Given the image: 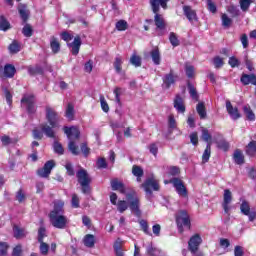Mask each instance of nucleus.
<instances>
[{"label": "nucleus", "instance_id": "1", "mask_svg": "<svg viewBox=\"0 0 256 256\" xmlns=\"http://www.w3.org/2000/svg\"><path fill=\"white\" fill-rule=\"evenodd\" d=\"M46 119L51 127L47 124H42L41 130L47 137L53 139L55 137V131H53V129L59 127V114L55 109L48 106L46 107Z\"/></svg>", "mask_w": 256, "mask_h": 256}, {"label": "nucleus", "instance_id": "2", "mask_svg": "<svg viewBox=\"0 0 256 256\" xmlns=\"http://www.w3.org/2000/svg\"><path fill=\"white\" fill-rule=\"evenodd\" d=\"M169 1L170 0H150L152 11L155 13V25L157 30L160 31L159 35H163L166 27L163 15L159 14V5L162 7V9H167V3H169Z\"/></svg>", "mask_w": 256, "mask_h": 256}, {"label": "nucleus", "instance_id": "3", "mask_svg": "<svg viewBox=\"0 0 256 256\" xmlns=\"http://www.w3.org/2000/svg\"><path fill=\"white\" fill-rule=\"evenodd\" d=\"M141 187L144 188L146 199H148V201H151V198L153 197V191H159L160 189L159 181L155 179V177L146 179Z\"/></svg>", "mask_w": 256, "mask_h": 256}, {"label": "nucleus", "instance_id": "4", "mask_svg": "<svg viewBox=\"0 0 256 256\" xmlns=\"http://www.w3.org/2000/svg\"><path fill=\"white\" fill-rule=\"evenodd\" d=\"M126 199L129 203V207L132 213L136 214L137 216L141 215V210L139 209L141 205V200L137 195V192L131 191L130 193H127Z\"/></svg>", "mask_w": 256, "mask_h": 256}, {"label": "nucleus", "instance_id": "5", "mask_svg": "<svg viewBox=\"0 0 256 256\" xmlns=\"http://www.w3.org/2000/svg\"><path fill=\"white\" fill-rule=\"evenodd\" d=\"M76 177L78 179V183L82 187V193H89L90 187L89 184L91 183V177L87 173V171L81 168L77 173Z\"/></svg>", "mask_w": 256, "mask_h": 256}, {"label": "nucleus", "instance_id": "6", "mask_svg": "<svg viewBox=\"0 0 256 256\" xmlns=\"http://www.w3.org/2000/svg\"><path fill=\"white\" fill-rule=\"evenodd\" d=\"M176 222L180 233H183V227L186 229H191V220L189 219V214L186 211L178 212L176 216Z\"/></svg>", "mask_w": 256, "mask_h": 256}, {"label": "nucleus", "instance_id": "7", "mask_svg": "<svg viewBox=\"0 0 256 256\" xmlns=\"http://www.w3.org/2000/svg\"><path fill=\"white\" fill-rule=\"evenodd\" d=\"M49 217L51 225H53L56 229H65V227H67V223H69V219H67V216L63 214H53L49 215Z\"/></svg>", "mask_w": 256, "mask_h": 256}, {"label": "nucleus", "instance_id": "8", "mask_svg": "<svg viewBox=\"0 0 256 256\" xmlns=\"http://www.w3.org/2000/svg\"><path fill=\"white\" fill-rule=\"evenodd\" d=\"M169 183H172V185L175 188L176 193L179 195V197H183L184 199H186V197H188L187 187H185L183 180H181L179 178H173L169 181Z\"/></svg>", "mask_w": 256, "mask_h": 256}, {"label": "nucleus", "instance_id": "9", "mask_svg": "<svg viewBox=\"0 0 256 256\" xmlns=\"http://www.w3.org/2000/svg\"><path fill=\"white\" fill-rule=\"evenodd\" d=\"M22 107H25L28 113L35 112V96L33 94H25L21 99Z\"/></svg>", "mask_w": 256, "mask_h": 256}, {"label": "nucleus", "instance_id": "10", "mask_svg": "<svg viewBox=\"0 0 256 256\" xmlns=\"http://www.w3.org/2000/svg\"><path fill=\"white\" fill-rule=\"evenodd\" d=\"M232 201H233V194L230 192L229 189L224 190L222 207L226 215H229V211H231Z\"/></svg>", "mask_w": 256, "mask_h": 256}, {"label": "nucleus", "instance_id": "11", "mask_svg": "<svg viewBox=\"0 0 256 256\" xmlns=\"http://www.w3.org/2000/svg\"><path fill=\"white\" fill-rule=\"evenodd\" d=\"M240 211L243 215L249 218V221H253L256 219V212L251 211V207L249 206V202L243 200L240 205Z\"/></svg>", "mask_w": 256, "mask_h": 256}, {"label": "nucleus", "instance_id": "12", "mask_svg": "<svg viewBox=\"0 0 256 256\" xmlns=\"http://www.w3.org/2000/svg\"><path fill=\"white\" fill-rule=\"evenodd\" d=\"M55 167V161L54 160H49L47 161L43 168L38 170V175L39 177H49L51 175V171H53V168Z\"/></svg>", "mask_w": 256, "mask_h": 256}, {"label": "nucleus", "instance_id": "13", "mask_svg": "<svg viewBox=\"0 0 256 256\" xmlns=\"http://www.w3.org/2000/svg\"><path fill=\"white\" fill-rule=\"evenodd\" d=\"M15 73V66L11 64H6L4 68L0 67V76L4 77L5 79H12V77H15Z\"/></svg>", "mask_w": 256, "mask_h": 256}, {"label": "nucleus", "instance_id": "14", "mask_svg": "<svg viewBox=\"0 0 256 256\" xmlns=\"http://www.w3.org/2000/svg\"><path fill=\"white\" fill-rule=\"evenodd\" d=\"M203 242V239H201V236L199 234H195L192 236L188 242L189 250L192 253H195L198 249L201 243Z\"/></svg>", "mask_w": 256, "mask_h": 256}, {"label": "nucleus", "instance_id": "15", "mask_svg": "<svg viewBox=\"0 0 256 256\" xmlns=\"http://www.w3.org/2000/svg\"><path fill=\"white\" fill-rule=\"evenodd\" d=\"M226 109L231 119H233L234 121H237V119L241 118L239 109H237V107H233V104H231V101L229 100L226 101Z\"/></svg>", "mask_w": 256, "mask_h": 256}, {"label": "nucleus", "instance_id": "16", "mask_svg": "<svg viewBox=\"0 0 256 256\" xmlns=\"http://www.w3.org/2000/svg\"><path fill=\"white\" fill-rule=\"evenodd\" d=\"M64 133L67 135L69 141H73L75 139H79V128L72 126V127H64Z\"/></svg>", "mask_w": 256, "mask_h": 256}, {"label": "nucleus", "instance_id": "17", "mask_svg": "<svg viewBox=\"0 0 256 256\" xmlns=\"http://www.w3.org/2000/svg\"><path fill=\"white\" fill-rule=\"evenodd\" d=\"M65 202L63 200L54 201V208L49 215H63L65 213Z\"/></svg>", "mask_w": 256, "mask_h": 256}, {"label": "nucleus", "instance_id": "18", "mask_svg": "<svg viewBox=\"0 0 256 256\" xmlns=\"http://www.w3.org/2000/svg\"><path fill=\"white\" fill-rule=\"evenodd\" d=\"M183 12L190 23L197 21V12L191 6H183Z\"/></svg>", "mask_w": 256, "mask_h": 256}, {"label": "nucleus", "instance_id": "19", "mask_svg": "<svg viewBox=\"0 0 256 256\" xmlns=\"http://www.w3.org/2000/svg\"><path fill=\"white\" fill-rule=\"evenodd\" d=\"M111 188L113 191H119L122 195H125L127 193V188L125 187V184L123 182L119 181L118 179H113L111 181Z\"/></svg>", "mask_w": 256, "mask_h": 256}, {"label": "nucleus", "instance_id": "20", "mask_svg": "<svg viewBox=\"0 0 256 256\" xmlns=\"http://www.w3.org/2000/svg\"><path fill=\"white\" fill-rule=\"evenodd\" d=\"M173 105L177 113H185V100L180 95H176Z\"/></svg>", "mask_w": 256, "mask_h": 256}, {"label": "nucleus", "instance_id": "21", "mask_svg": "<svg viewBox=\"0 0 256 256\" xmlns=\"http://www.w3.org/2000/svg\"><path fill=\"white\" fill-rule=\"evenodd\" d=\"M175 81H177V76H175V74H173V71H170L169 74H166L163 78V85L164 87H166V89H169V87H171Z\"/></svg>", "mask_w": 256, "mask_h": 256}, {"label": "nucleus", "instance_id": "22", "mask_svg": "<svg viewBox=\"0 0 256 256\" xmlns=\"http://www.w3.org/2000/svg\"><path fill=\"white\" fill-rule=\"evenodd\" d=\"M72 48V55H79V49H81V37L76 36L74 41L68 44Z\"/></svg>", "mask_w": 256, "mask_h": 256}, {"label": "nucleus", "instance_id": "23", "mask_svg": "<svg viewBox=\"0 0 256 256\" xmlns=\"http://www.w3.org/2000/svg\"><path fill=\"white\" fill-rule=\"evenodd\" d=\"M241 83H243V85H249L250 83L251 85H256L255 74H243L241 77Z\"/></svg>", "mask_w": 256, "mask_h": 256}, {"label": "nucleus", "instance_id": "24", "mask_svg": "<svg viewBox=\"0 0 256 256\" xmlns=\"http://www.w3.org/2000/svg\"><path fill=\"white\" fill-rule=\"evenodd\" d=\"M18 11H19L21 19L25 23L29 19V10L27 9V5L20 4L18 6Z\"/></svg>", "mask_w": 256, "mask_h": 256}, {"label": "nucleus", "instance_id": "25", "mask_svg": "<svg viewBox=\"0 0 256 256\" xmlns=\"http://www.w3.org/2000/svg\"><path fill=\"white\" fill-rule=\"evenodd\" d=\"M151 57L154 65H161V53L159 52V48H154L151 51Z\"/></svg>", "mask_w": 256, "mask_h": 256}, {"label": "nucleus", "instance_id": "26", "mask_svg": "<svg viewBox=\"0 0 256 256\" xmlns=\"http://www.w3.org/2000/svg\"><path fill=\"white\" fill-rule=\"evenodd\" d=\"M50 47L52 49V53H59V51H61V44L55 37L50 39Z\"/></svg>", "mask_w": 256, "mask_h": 256}, {"label": "nucleus", "instance_id": "27", "mask_svg": "<svg viewBox=\"0 0 256 256\" xmlns=\"http://www.w3.org/2000/svg\"><path fill=\"white\" fill-rule=\"evenodd\" d=\"M85 247H95V236L92 234H88L83 239Z\"/></svg>", "mask_w": 256, "mask_h": 256}, {"label": "nucleus", "instance_id": "28", "mask_svg": "<svg viewBox=\"0 0 256 256\" xmlns=\"http://www.w3.org/2000/svg\"><path fill=\"white\" fill-rule=\"evenodd\" d=\"M234 161L237 165H243L245 163V157L243 156V152L241 150H236L234 152Z\"/></svg>", "mask_w": 256, "mask_h": 256}, {"label": "nucleus", "instance_id": "29", "mask_svg": "<svg viewBox=\"0 0 256 256\" xmlns=\"http://www.w3.org/2000/svg\"><path fill=\"white\" fill-rule=\"evenodd\" d=\"M196 111L200 119H205V117H207V111L205 110V104L203 102L198 103L196 106Z\"/></svg>", "mask_w": 256, "mask_h": 256}, {"label": "nucleus", "instance_id": "30", "mask_svg": "<svg viewBox=\"0 0 256 256\" xmlns=\"http://www.w3.org/2000/svg\"><path fill=\"white\" fill-rule=\"evenodd\" d=\"M243 111H244L248 121H255V113H253V110H251V106L245 105L243 107Z\"/></svg>", "mask_w": 256, "mask_h": 256}, {"label": "nucleus", "instance_id": "31", "mask_svg": "<svg viewBox=\"0 0 256 256\" xmlns=\"http://www.w3.org/2000/svg\"><path fill=\"white\" fill-rule=\"evenodd\" d=\"M116 207L119 213H125V211L129 209V203L125 200H119L118 203L116 204Z\"/></svg>", "mask_w": 256, "mask_h": 256}, {"label": "nucleus", "instance_id": "32", "mask_svg": "<svg viewBox=\"0 0 256 256\" xmlns=\"http://www.w3.org/2000/svg\"><path fill=\"white\" fill-rule=\"evenodd\" d=\"M0 29L1 31H9V29H11V24L7 21L5 16H0Z\"/></svg>", "mask_w": 256, "mask_h": 256}, {"label": "nucleus", "instance_id": "33", "mask_svg": "<svg viewBox=\"0 0 256 256\" xmlns=\"http://www.w3.org/2000/svg\"><path fill=\"white\" fill-rule=\"evenodd\" d=\"M66 117L69 121H73L75 117V108L73 107V104L69 103L66 108Z\"/></svg>", "mask_w": 256, "mask_h": 256}, {"label": "nucleus", "instance_id": "34", "mask_svg": "<svg viewBox=\"0 0 256 256\" xmlns=\"http://www.w3.org/2000/svg\"><path fill=\"white\" fill-rule=\"evenodd\" d=\"M246 153L250 157H253V155H256V141H251L247 147H246Z\"/></svg>", "mask_w": 256, "mask_h": 256}, {"label": "nucleus", "instance_id": "35", "mask_svg": "<svg viewBox=\"0 0 256 256\" xmlns=\"http://www.w3.org/2000/svg\"><path fill=\"white\" fill-rule=\"evenodd\" d=\"M132 174L134 175V177H137V181L138 183H140L141 177H143V168L139 166H133Z\"/></svg>", "mask_w": 256, "mask_h": 256}, {"label": "nucleus", "instance_id": "36", "mask_svg": "<svg viewBox=\"0 0 256 256\" xmlns=\"http://www.w3.org/2000/svg\"><path fill=\"white\" fill-rule=\"evenodd\" d=\"M9 52L12 54L19 53L21 51V44L14 40L8 47Z\"/></svg>", "mask_w": 256, "mask_h": 256}, {"label": "nucleus", "instance_id": "37", "mask_svg": "<svg viewBox=\"0 0 256 256\" xmlns=\"http://www.w3.org/2000/svg\"><path fill=\"white\" fill-rule=\"evenodd\" d=\"M211 157V143H208L206 149L202 155L203 163H207Z\"/></svg>", "mask_w": 256, "mask_h": 256}, {"label": "nucleus", "instance_id": "38", "mask_svg": "<svg viewBox=\"0 0 256 256\" xmlns=\"http://www.w3.org/2000/svg\"><path fill=\"white\" fill-rule=\"evenodd\" d=\"M128 27H129V24L125 20H119L116 23L117 31H127Z\"/></svg>", "mask_w": 256, "mask_h": 256}, {"label": "nucleus", "instance_id": "39", "mask_svg": "<svg viewBox=\"0 0 256 256\" xmlns=\"http://www.w3.org/2000/svg\"><path fill=\"white\" fill-rule=\"evenodd\" d=\"M147 253L150 256H162L163 252L161 250L154 248L153 246H148Z\"/></svg>", "mask_w": 256, "mask_h": 256}, {"label": "nucleus", "instance_id": "40", "mask_svg": "<svg viewBox=\"0 0 256 256\" xmlns=\"http://www.w3.org/2000/svg\"><path fill=\"white\" fill-rule=\"evenodd\" d=\"M13 231H14V237H16V239H21L25 237V230L19 228L18 226H14Z\"/></svg>", "mask_w": 256, "mask_h": 256}, {"label": "nucleus", "instance_id": "41", "mask_svg": "<svg viewBox=\"0 0 256 256\" xmlns=\"http://www.w3.org/2000/svg\"><path fill=\"white\" fill-rule=\"evenodd\" d=\"M255 0H240V9L242 11H249V7H251V3Z\"/></svg>", "mask_w": 256, "mask_h": 256}, {"label": "nucleus", "instance_id": "42", "mask_svg": "<svg viewBox=\"0 0 256 256\" xmlns=\"http://www.w3.org/2000/svg\"><path fill=\"white\" fill-rule=\"evenodd\" d=\"M213 65L215 69H221V67L225 65V62H223V58H221V56H216L213 58Z\"/></svg>", "mask_w": 256, "mask_h": 256}, {"label": "nucleus", "instance_id": "43", "mask_svg": "<svg viewBox=\"0 0 256 256\" xmlns=\"http://www.w3.org/2000/svg\"><path fill=\"white\" fill-rule=\"evenodd\" d=\"M139 225L142 229V231L145 233V235H151V231L149 230V224L146 220H140Z\"/></svg>", "mask_w": 256, "mask_h": 256}, {"label": "nucleus", "instance_id": "44", "mask_svg": "<svg viewBox=\"0 0 256 256\" xmlns=\"http://www.w3.org/2000/svg\"><path fill=\"white\" fill-rule=\"evenodd\" d=\"M222 19V25L223 27L229 28L231 27V23H233V20L227 16V14H222L221 16Z\"/></svg>", "mask_w": 256, "mask_h": 256}, {"label": "nucleus", "instance_id": "45", "mask_svg": "<svg viewBox=\"0 0 256 256\" xmlns=\"http://www.w3.org/2000/svg\"><path fill=\"white\" fill-rule=\"evenodd\" d=\"M68 149L72 155H77L79 153V147L75 145V142H73V140L69 141Z\"/></svg>", "mask_w": 256, "mask_h": 256}, {"label": "nucleus", "instance_id": "46", "mask_svg": "<svg viewBox=\"0 0 256 256\" xmlns=\"http://www.w3.org/2000/svg\"><path fill=\"white\" fill-rule=\"evenodd\" d=\"M100 105L104 113H109V104L107 103V100H105V96L103 95L100 96Z\"/></svg>", "mask_w": 256, "mask_h": 256}, {"label": "nucleus", "instance_id": "47", "mask_svg": "<svg viewBox=\"0 0 256 256\" xmlns=\"http://www.w3.org/2000/svg\"><path fill=\"white\" fill-rule=\"evenodd\" d=\"M130 63L131 65H134V67H141V57L133 54L130 58Z\"/></svg>", "mask_w": 256, "mask_h": 256}, {"label": "nucleus", "instance_id": "48", "mask_svg": "<svg viewBox=\"0 0 256 256\" xmlns=\"http://www.w3.org/2000/svg\"><path fill=\"white\" fill-rule=\"evenodd\" d=\"M169 41L173 47H179V38H177V34L171 32L169 36Z\"/></svg>", "mask_w": 256, "mask_h": 256}, {"label": "nucleus", "instance_id": "49", "mask_svg": "<svg viewBox=\"0 0 256 256\" xmlns=\"http://www.w3.org/2000/svg\"><path fill=\"white\" fill-rule=\"evenodd\" d=\"M22 33H23L24 37H31L33 35V28L31 27V25L26 24L23 27Z\"/></svg>", "mask_w": 256, "mask_h": 256}, {"label": "nucleus", "instance_id": "50", "mask_svg": "<svg viewBox=\"0 0 256 256\" xmlns=\"http://www.w3.org/2000/svg\"><path fill=\"white\" fill-rule=\"evenodd\" d=\"M54 152L57 153L58 155H63L65 153V150L63 149V145L59 142H54Z\"/></svg>", "mask_w": 256, "mask_h": 256}, {"label": "nucleus", "instance_id": "51", "mask_svg": "<svg viewBox=\"0 0 256 256\" xmlns=\"http://www.w3.org/2000/svg\"><path fill=\"white\" fill-rule=\"evenodd\" d=\"M121 65H123V60L121 57H116L115 62H114V69L116 70L117 73H121Z\"/></svg>", "mask_w": 256, "mask_h": 256}, {"label": "nucleus", "instance_id": "52", "mask_svg": "<svg viewBox=\"0 0 256 256\" xmlns=\"http://www.w3.org/2000/svg\"><path fill=\"white\" fill-rule=\"evenodd\" d=\"M202 139L203 141H206V143H210L211 145V134H209V130L205 128L202 129Z\"/></svg>", "mask_w": 256, "mask_h": 256}, {"label": "nucleus", "instance_id": "53", "mask_svg": "<svg viewBox=\"0 0 256 256\" xmlns=\"http://www.w3.org/2000/svg\"><path fill=\"white\" fill-rule=\"evenodd\" d=\"M185 71H186L187 77H189L190 79L195 76V68L192 65L187 64Z\"/></svg>", "mask_w": 256, "mask_h": 256}, {"label": "nucleus", "instance_id": "54", "mask_svg": "<svg viewBox=\"0 0 256 256\" xmlns=\"http://www.w3.org/2000/svg\"><path fill=\"white\" fill-rule=\"evenodd\" d=\"M218 149H222V151H228L229 150V143L225 140H220L217 142Z\"/></svg>", "mask_w": 256, "mask_h": 256}, {"label": "nucleus", "instance_id": "55", "mask_svg": "<svg viewBox=\"0 0 256 256\" xmlns=\"http://www.w3.org/2000/svg\"><path fill=\"white\" fill-rule=\"evenodd\" d=\"M188 89H189V94L192 97V99H195L197 101V99H199V95L197 94V90L195 89V87H193V85L189 84Z\"/></svg>", "mask_w": 256, "mask_h": 256}, {"label": "nucleus", "instance_id": "56", "mask_svg": "<svg viewBox=\"0 0 256 256\" xmlns=\"http://www.w3.org/2000/svg\"><path fill=\"white\" fill-rule=\"evenodd\" d=\"M64 167H65L68 175H70V176L75 175V170H73V164H71V162L66 161V163L64 164Z\"/></svg>", "mask_w": 256, "mask_h": 256}, {"label": "nucleus", "instance_id": "57", "mask_svg": "<svg viewBox=\"0 0 256 256\" xmlns=\"http://www.w3.org/2000/svg\"><path fill=\"white\" fill-rule=\"evenodd\" d=\"M227 11L232 17H237L239 15V8H237V6L231 5L228 7Z\"/></svg>", "mask_w": 256, "mask_h": 256}, {"label": "nucleus", "instance_id": "58", "mask_svg": "<svg viewBox=\"0 0 256 256\" xmlns=\"http://www.w3.org/2000/svg\"><path fill=\"white\" fill-rule=\"evenodd\" d=\"M228 64L230 65V67L235 68L239 67L240 62L239 59H237L235 56H232L229 58Z\"/></svg>", "mask_w": 256, "mask_h": 256}, {"label": "nucleus", "instance_id": "59", "mask_svg": "<svg viewBox=\"0 0 256 256\" xmlns=\"http://www.w3.org/2000/svg\"><path fill=\"white\" fill-rule=\"evenodd\" d=\"M9 249V245L5 242H0V255H7V250Z\"/></svg>", "mask_w": 256, "mask_h": 256}, {"label": "nucleus", "instance_id": "60", "mask_svg": "<svg viewBox=\"0 0 256 256\" xmlns=\"http://www.w3.org/2000/svg\"><path fill=\"white\" fill-rule=\"evenodd\" d=\"M123 93V91L121 90V88L117 87L114 89V95H115V101L116 103H121V94Z\"/></svg>", "mask_w": 256, "mask_h": 256}, {"label": "nucleus", "instance_id": "61", "mask_svg": "<svg viewBox=\"0 0 256 256\" xmlns=\"http://www.w3.org/2000/svg\"><path fill=\"white\" fill-rule=\"evenodd\" d=\"M71 205L74 209H79V196L77 194L72 195Z\"/></svg>", "mask_w": 256, "mask_h": 256}, {"label": "nucleus", "instance_id": "62", "mask_svg": "<svg viewBox=\"0 0 256 256\" xmlns=\"http://www.w3.org/2000/svg\"><path fill=\"white\" fill-rule=\"evenodd\" d=\"M40 253H42V255H47V253H49V245L43 241L40 242Z\"/></svg>", "mask_w": 256, "mask_h": 256}, {"label": "nucleus", "instance_id": "63", "mask_svg": "<svg viewBox=\"0 0 256 256\" xmlns=\"http://www.w3.org/2000/svg\"><path fill=\"white\" fill-rule=\"evenodd\" d=\"M61 37L63 39V41H66V43H69V41H73V34L69 33V32H63L61 34Z\"/></svg>", "mask_w": 256, "mask_h": 256}, {"label": "nucleus", "instance_id": "64", "mask_svg": "<svg viewBox=\"0 0 256 256\" xmlns=\"http://www.w3.org/2000/svg\"><path fill=\"white\" fill-rule=\"evenodd\" d=\"M207 7L210 13H217V6L211 0H207Z\"/></svg>", "mask_w": 256, "mask_h": 256}]
</instances>
